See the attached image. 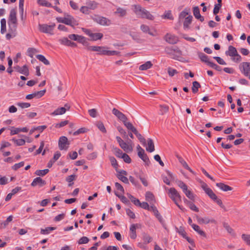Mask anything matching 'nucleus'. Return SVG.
<instances>
[{
  "mask_svg": "<svg viewBox=\"0 0 250 250\" xmlns=\"http://www.w3.org/2000/svg\"><path fill=\"white\" fill-rule=\"evenodd\" d=\"M165 52L174 60H178L182 55V52L177 46H167L165 48Z\"/></svg>",
  "mask_w": 250,
  "mask_h": 250,
  "instance_id": "1",
  "label": "nucleus"
},
{
  "mask_svg": "<svg viewBox=\"0 0 250 250\" xmlns=\"http://www.w3.org/2000/svg\"><path fill=\"white\" fill-rule=\"evenodd\" d=\"M17 12L15 9H12L10 12L9 17L8 20L9 28L14 32L16 31L17 28Z\"/></svg>",
  "mask_w": 250,
  "mask_h": 250,
  "instance_id": "2",
  "label": "nucleus"
},
{
  "mask_svg": "<svg viewBox=\"0 0 250 250\" xmlns=\"http://www.w3.org/2000/svg\"><path fill=\"white\" fill-rule=\"evenodd\" d=\"M116 139L120 146L125 152H130L133 150L132 141L128 140L127 142H125L120 137L116 136Z\"/></svg>",
  "mask_w": 250,
  "mask_h": 250,
  "instance_id": "3",
  "label": "nucleus"
},
{
  "mask_svg": "<svg viewBox=\"0 0 250 250\" xmlns=\"http://www.w3.org/2000/svg\"><path fill=\"white\" fill-rule=\"evenodd\" d=\"M168 193L169 194L170 198L173 200L175 204L178 206V207L181 210H183L184 208L181 207L177 203V200H181V196L177 191V190L174 188H171L169 189Z\"/></svg>",
  "mask_w": 250,
  "mask_h": 250,
  "instance_id": "4",
  "label": "nucleus"
},
{
  "mask_svg": "<svg viewBox=\"0 0 250 250\" xmlns=\"http://www.w3.org/2000/svg\"><path fill=\"white\" fill-rule=\"evenodd\" d=\"M92 19L94 21L103 26H109L111 24V21L104 17L95 15Z\"/></svg>",
  "mask_w": 250,
  "mask_h": 250,
  "instance_id": "5",
  "label": "nucleus"
},
{
  "mask_svg": "<svg viewBox=\"0 0 250 250\" xmlns=\"http://www.w3.org/2000/svg\"><path fill=\"white\" fill-rule=\"evenodd\" d=\"M55 26V24L54 23L52 25L39 24V30L42 33L52 35L53 34V31Z\"/></svg>",
  "mask_w": 250,
  "mask_h": 250,
  "instance_id": "6",
  "label": "nucleus"
},
{
  "mask_svg": "<svg viewBox=\"0 0 250 250\" xmlns=\"http://www.w3.org/2000/svg\"><path fill=\"white\" fill-rule=\"evenodd\" d=\"M239 69L245 76L248 77L250 75V62H243L239 65Z\"/></svg>",
  "mask_w": 250,
  "mask_h": 250,
  "instance_id": "7",
  "label": "nucleus"
},
{
  "mask_svg": "<svg viewBox=\"0 0 250 250\" xmlns=\"http://www.w3.org/2000/svg\"><path fill=\"white\" fill-rule=\"evenodd\" d=\"M68 139L65 136H62L60 138L58 142V146L60 150H66L69 145Z\"/></svg>",
  "mask_w": 250,
  "mask_h": 250,
  "instance_id": "8",
  "label": "nucleus"
},
{
  "mask_svg": "<svg viewBox=\"0 0 250 250\" xmlns=\"http://www.w3.org/2000/svg\"><path fill=\"white\" fill-rule=\"evenodd\" d=\"M106 47L104 46H100V49L97 51L99 55H107V56H114L118 55L120 53L119 52L117 51H110L105 49Z\"/></svg>",
  "mask_w": 250,
  "mask_h": 250,
  "instance_id": "9",
  "label": "nucleus"
},
{
  "mask_svg": "<svg viewBox=\"0 0 250 250\" xmlns=\"http://www.w3.org/2000/svg\"><path fill=\"white\" fill-rule=\"evenodd\" d=\"M112 113L115 116H116L119 120L121 121L123 123V124L125 125V124H127V123H128L127 122V118L126 117V116L124 114H123L122 112H120L119 110H118L116 108H114L112 109Z\"/></svg>",
  "mask_w": 250,
  "mask_h": 250,
  "instance_id": "10",
  "label": "nucleus"
},
{
  "mask_svg": "<svg viewBox=\"0 0 250 250\" xmlns=\"http://www.w3.org/2000/svg\"><path fill=\"white\" fill-rule=\"evenodd\" d=\"M206 194L214 202H215L218 205H219L221 208H223L224 206L223 205L221 199L218 198L216 194L213 192L212 189H207Z\"/></svg>",
  "mask_w": 250,
  "mask_h": 250,
  "instance_id": "11",
  "label": "nucleus"
},
{
  "mask_svg": "<svg viewBox=\"0 0 250 250\" xmlns=\"http://www.w3.org/2000/svg\"><path fill=\"white\" fill-rule=\"evenodd\" d=\"M164 40L168 43L174 44L179 42V38L176 35L167 33L164 38Z\"/></svg>",
  "mask_w": 250,
  "mask_h": 250,
  "instance_id": "12",
  "label": "nucleus"
},
{
  "mask_svg": "<svg viewBox=\"0 0 250 250\" xmlns=\"http://www.w3.org/2000/svg\"><path fill=\"white\" fill-rule=\"evenodd\" d=\"M63 21V23L71 26L78 25V21L72 16L69 15H67V16L64 17V20L63 21Z\"/></svg>",
  "mask_w": 250,
  "mask_h": 250,
  "instance_id": "13",
  "label": "nucleus"
},
{
  "mask_svg": "<svg viewBox=\"0 0 250 250\" xmlns=\"http://www.w3.org/2000/svg\"><path fill=\"white\" fill-rule=\"evenodd\" d=\"M14 68L15 71L21 74H23L26 76L29 75V69L26 65H24L22 67L17 65L14 66Z\"/></svg>",
  "mask_w": 250,
  "mask_h": 250,
  "instance_id": "14",
  "label": "nucleus"
},
{
  "mask_svg": "<svg viewBox=\"0 0 250 250\" xmlns=\"http://www.w3.org/2000/svg\"><path fill=\"white\" fill-rule=\"evenodd\" d=\"M133 11L135 14L138 17L142 18V16H143L144 14V12H145L146 9L144 8H143L140 5H133Z\"/></svg>",
  "mask_w": 250,
  "mask_h": 250,
  "instance_id": "15",
  "label": "nucleus"
},
{
  "mask_svg": "<svg viewBox=\"0 0 250 250\" xmlns=\"http://www.w3.org/2000/svg\"><path fill=\"white\" fill-rule=\"evenodd\" d=\"M197 220L198 222V223L200 224H208V223H216V222L215 220L214 219H209L208 217H204L202 218L197 216Z\"/></svg>",
  "mask_w": 250,
  "mask_h": 250,
  "instance_id": "16",
  "label": "nucleus"
},
{
  "mask_svg": "<svg viewBox=\"0 0 250 250\" xmlns=\"http://www.w3.org/2000/svg\"><path fill=\"white\" fill-rule=\"evenodd\" d=\"M46 184L45 181L42 180L41 177H38L35 178L32 182L31 185L32 187H35L39 186L40 187H42Z\"/></svg>",
  "mask_w": 250,
  "mask_h": 250,
  "instance_id": "17",
  "label": "nucleus"
},
{
  "mask_svg": "<svg viewBox=\"0 0 250 250\" xmlns=\"http://www.w3.org/2000/svg\"><path fill=\"white\" fill-rule=\"evenodd\" d=\"M117 177L125 184H129L128 179L127 178L123 175H126L127 172L124 170H121L118 172Z\"/></svg>",
  "mask_w": 250,
  "mask_h": 250,
  "instance_id": "18",
  "label": "nucleus"
},
{
  "mask_svg": "<svg viewBox=\"0 0 250 250\" xmlns=\"http://www.w3.org/2000/svg\"><path fill=\"white\" fill-rule=\"evenodd\" d=\"M138 156L144 162L146 163V165H148L150 163V161L149 158L145 153L144 149H142L141 151L138 152Z\"/></svg>",
  "mask_w": 250,
  "mask_h": 250,
  "instance_id": "19",
  "label": "nucleus"
},
{
  "mask_svg": "<svg viewBox=\"0 0 250 250\" xmlns=\"http://www.w3.org/2000/svg\"><path fill=\"white\" fill-rule=\"evenodd\" d=\"M236 49L232 45H229L228 48V50L225 52V54L227 56H229L231 57H234L237 53Z\"/></svg>",
  "mask_w": 250,
  "mask_h": 250,
  "instance_id": "20",
  "label": "nucleus"
},
{
  "mask_svg": "<svg viewBox=\"0 0 250 250\" xmlns=\"http://www.w3.org/2000/svg\"><path fill=\"white\" fill-rule=\"evenodd\" d=\"M150 211H152L153 212L154 215L160 222L163 221V218L155 206L153 205L150 206Z\"/></svg>",
  "mask_w": 250,
  "mask_h": 250,
  "instance_id": "21",
  "label": "nucleus"
},
{
  "mask_svg": "<svg viewBox=\"0 0 250 250\" xmlns=\"http://www.w3.org/2000/svg\"><path fill=\"white\" fill-rule=\"evenodd\" d=\"M216 185L220 189L224 191L231 190L232 189V188L231 187L223 183H217L216 184Z\"/></svg>",
  "mask_w": 250,
  "mask_h": 250,
  "instance_id": "22",
  "label": "nucleus"
},
{
  "mask_svg": "<svg viewBox=\"0 0 250 250\" xmlns=\"http://www.w3.org/2000/svg\"><path fill=\"white\" fill-rule=\"evenodd\" d=\"M177 158H178L179 162L181 164V165L185 168L188 170L191 173H193V170L189 167L187 162L183 159L182 157L177 156Z\"/></svg>",
  "mask_w": 250,
  "mask_h": 250,
  "instance_id": "23",
  "label": "nucleus"
},
{
  "mask_svg": "<svg viewBox=\"0 0 250 250\" xmlns=\"http://www.w3.org/2000/svg\"><path fill=\"white\" fill-rule=\"evenodd\" d=\"M147 145V146L146 147V151H147L148 152H153L155 150V147H154V144L153 142V140L151 139H150V138L148 139Z\"/></svg>",
  "mask_w": 250,
  "mask_h": 250,
  "instance_id": "24",
  "label": "nucleus"
},
{
  "mask_svg": "<svg viewBox=\"0 0 250 250\" xmlns=\"http://www.w3.org/2000/svg\"><path fill=\"white\" fill-rule=\"evenodd\" d=\"M89 10H95L98 7V3L95 1L88 0L85 3Z\"/></svg>",
  "mask_w": 250,
  "mask_h": 250,
  "instance_id": "25",
  "label": "nucleus"
},
{
  "mask_svg": "<svg viewBox=\"0 0 250 250\" xmlns=\"http://www.w3.org/2000/svg\"><path fill=\"white\" fill-rule=\"evenodd\" d=\"M137 225V224H132L130 227V237L131 239H135L137 237L136 231Z\"/></svg>",
  "mask_w": 250,
  "mask_h": 250,
  "instance_id": "26",
  "label": "nucleus"
},
{
  "mask_svg": "<svg viewBox=\"0 0 250 250\" xmlns=\"http://www.w3.org/2000/svg\"><path fill=\"white\" fill-rule=\"evenodd\" d=\"M141 30L145 33H148L149 35L154 36L155 34L150 31L149 27L146 24H142L140 26Z\"/></svg>",
  "mask_w": 250,
  "mask_h": 250,
  "instance_id": "27",
  "label": "nucleus"
},
{
  "mask_svg": "<svg viewBox=\"0 0 250 250\" xmlns=\"http://www.w3.org/2000/svg\"><path fill=\"white\" fill-rule=\"evenodd\" d=\"M152 63L150 61H147L145 63L139 66V69L141 70H146L150 68L152 66Z\"/></svg>",
  "mask_w": 250,
  "mask_h": 250,
  "instance_id": "28",
  "label": "nucleus"
},
{
  "mask_svg": "<svg viewBox=\"0 0 250 250\" xmlns=\"http://www.w3.org/2000/svg\"><path fill=\"white\" fill-rule=\"evenodd\" d=\"M56 229V228L52 227H46L45 229H41V234L43 235H46L49 234L51 231Z\"/></svg>",
  "mask_w": 250,
  "mask_h": 250,
  "instance_id": "29",
  "label": "nucleus"
},
{
  "mask_svg": "<svg viewBox=\"0 0 250 250\" xmlns=\"http://www.w3.org/2000/svg\"><path fill=\"white\" fill-rule=\"evenodd\" d=\"M125 126L128 130H130L132 133H133L135 135H136L139 133L136 128L130 122H128L127 123V124H125Z\"/></svg>",
  "mask_w": 250,
  "mask_h": 250,
  "instance_id": "30",
  "label": "nucleus"
},
{
  "mask_svg": "<svg viewBox=\"0 0 250 250\" xmlns=\"http://www.w3.org/2000/svg\"><path fill=\"white\" fill-rule=\"evenodd\" d=\"M192 16H189L185 19L183 23V26L184 29H186L189 28V25L192 21Z\"/></svg>",
  "mask_w": 250,
  "mask_h": 250,
  "instance_id": "31",
  "label": "nucleus"
},
{
  "mask_svg": "<svg viewBox=\"0 0 250 250\" xmlns=\"http://www.w3.org/2000/svg\"><path fill=\"white\" fill-rule=\"evenodd\" d=\"M103 37V34L101 33H92L90 36V38L91 39V40L92 41H97L98 40L101 39Z\"/></svg>",
  "mask_w": 250,
  "mask_h": 250,
  "instance_id": "32",
  "label": "nucleus"
},
{
  "mask_svg": "<svg viewBox=\"0 0 250 250\" xmlns=\"http://www.w3.org/2000/svg\"><path fill=\"white\" fill-rule=\"evenodd\" d=\"M37 3L42 6H45L47 7H53L52 4L49 2H48L46 0H38Z\"/></svg>",
  "mask_w": 250,
  "mask_h": 250,
  "instance_id": "33",
  "label": "nucleus"
},
{
  "mask_svg": "<svg viewBox=\"0 0 250 250\" xmlns=\"http://www.w3.org/2000/svg\"><path fill=\"white\" fill-rule=\"evenodd\" d=\"M65 113V109L63 107H59L56 109L54 111V112L52 113V115H62Z\"/></svg>",
  "mask_w": 250,
  "mask_h": 250,
  "instance_id": "34",
  "label": "nucleus"
},
{
  "mask_svg": "<svg viewBox=\"0 0 250 250\" xmlns=\"http://www.w3.org/2000/svg\"><path fill=\"white\" fill-rule=\"evenodd\" d=\"M142 18L146 19L147 20L152 21L154 20V17L152 15L150 14L148 11L146 10L144 12V14L143 16H142Z\"/></svg>",
  "mask_w": 250,
  "mask_h": 250,
  "instance_id": "35",
  "label": "nucleus"
},
{
  "mask_svg": "<svg viewBox=\"0 0 250 250\" xmlns=\"http://www.w3.org/2000/svg\"><path fill=\"white\" fill-rule=\"evenodd\" d=\"M115 14H119L120 17H124L126 15V10L124 8L118 7L115 12Z\"/></svg>",
  "mask_w": 250,
  "mask_h": 250,
  "instance_id": "36",
  "label": "nucleus"
},
{
  "mask_svg": "<svg viewBox=\"0 0 250 250\" xmlns=\"http://www.w3.org/2000/svg\"><path fill=\"white\" fill-rule=\"evenodd\" d=\"M201 87L200 83L197 81L192 83V91L193 93H196L198 91V89Z\"/></svg>",
  "mask_w": 250,
  "mask_h": 250,
  "instance_id": "37",
  "label": "nucleus"
},
{
  "mask_svg": "<svg viewBox=\"0 0 250 250\" xmlns=\"http://www.w3.org/2000/svg\"><path fill=\"white\" fill-rule=\"evenodd\" d=\"M1 29L0 32L1 34H4L6 31V21L5 19L3 18L0 20Z\"/></svg>",
  "mask_w": 250,
  "mask_h": 250,
  "instance_id": "38",
  "label": "nucleus"
},
{
  "mask_svg": "<svg viewBox=\"0 0 250 250\" xmlns=\"http://www.w3.org/2000/svg\"><path fill=\"white\" fill-rule=\"evenodd\" d=\"M37 59H38L40 61L42 62L45 65H49L50 62L48 60H47L45 57L42 55H37L36 56Z\"/></svg>",
  "mask_w": 250,
  "mask_h": 250,
  "instance_id": "39",
  "label": "nucleus"
},
{
  "mask_svg": "<svg viewBox=\"0 0 250 250\" xmlns=\"http://www.w3.org/2000/svg\"><path fill=\"white\" fill-rule=\"evenodd\" d=\"M169 110V107L166 104L160 105V114L164 115L167 113Z\"/></svg>",
  "mask_w": 250,
  "mask_h": 250,
  "instance_id": "40",
  "label": "nucleus"
},
{
  "mask_svg": "<svg viewBox=\"0 0 250 250\" xmlns=\"http://www.w3.org/2000/svg\"><path fill=\"white\" fill-rule=\"evenodd\" d=\"M143 240L145 244L149 243L152 240V237L147 233L143 234Z\"/></svg>",
  "mask_w": 250,
  "mask_h": 250,
  "instance_id": "41",
  "label": "nucleus"
},
{
  "mask_svg": "<svg viewBox=\"0 0 250 250\" xmlns=\"http://www.w3.org/2000/svg\"><path fill=\"white\" fill-rule=\"evenodd\" d=\"M176 183L177 186L183 190V192L184 191H186L188 188V187L183 181L181 180H177L176 181Z\"/></svg>",
  "mask_w": 250,
  "mask_h": 250,
  "instance_id": "42",
  "label": "nucleus"
},
{
  "mask_svg": "<svg viewBox=\"0 0 250 250\" xmlns=\"http://www.w3.org/2000/svg\"><path fill=\"white\" fill-rule=\"evenodd\" d=\"M198 56L201 61L205 62L206 63H208L209 62L208 57L207 55L205 54L202 52H200L198 53Z\"/></svg>",
  "mask_w": 250,
  "mask_h": 250,
  "instance_id": "43",
  "label": "nucleus"
},
{
  "mask_svg": "<svg viewBox=\"0 0 250 250\" xmlns=\"http://www.w3.org/2000/svg\"><path fill=\"white\" fill-rule=\"evenodd\" d=\"M70 40L66 37H63L59 40V42L63 45L68 46Z\"/></svg>",
  "mask_w": 250,
  "mask_h": 250,
  "instance_id": "44",
  "label": "nucleus"
},
{
  "mask_svg": "<svg viewBox=\"0 0 250 250\" xmlns=\"http://www.w3.org/2000/svg\"><path fill=\"white\" fill-rule=\"evenodd\" d=\"M114 154L116 157L121 158L122 155L124 154L122 151L118 147L113 148Z\"/></svg>",
  "mask_w": 250,
  "mask_h": 250,
  "instance_id": "45",
  "label": "nucleus"
},
{
  "mask_svg": "<svg viewBox=\"0 0 250 250\" xmlns=\"http://www.w3.org/2000/svg\"><path fill=\"white\" fill-rule=\"evenodd\" d=\"M49 172L48 169H44L43 170H37L35 171V174L38 176H43Z\"/></svg>",
  "mask_w": 250,
  "mask_h": 250,
  "instance_id": "46",
  "label": "nucleus"
},
{
  "mask_svg": "<svg viewBox=\"0 0 250 250\" xmlns=\"http://www.w3.org/2000/svg\"><path fill=\"white\" fill-rule=\"evenodd\" d=\"M82 36L77 34H70L68 35V38L71 40L77 41L79 42Z\"/></svg>",
  "mask_w": 250,
  "mask_h": 250,
  "instance_id": "47",
  "label": "nucleus"
},
{
  "mask_svg": "<svg viewBox=\"0 0 250 250\" xmlns=\"http://www.w3.org/2000/svg\"><path fill=\"white\" fill-rule=\"evenodd\" d=\"M12 141L14 142L15 144L18 146H23L25 143V141L24 139H16L15 138H13Z\"/></svg>",
  "mask_w": 250,
  "mask_h": 250,
  "instance_id": "48",
  "label": "nucleus"
},
{
  "mask_svg": "<svg viewBox=\"0 0 250 250\" xmlns=\"http://www.w3.org/2000/svg\"><path fill=\"white\" fill-rule=\"evenodd\" d=\"M89 239L86 236H83L79 239L78 243L79 245L87 244L89 242Z\"/></svg>",
  "mask_w": 250,
  "mask_h": 250,
  "instance_id": "49",
  "label": "nucleus"
},
{
  "mask_svg": "<svg viewBox=\"0 0 250 250\" xmlns=\"http://www.w3.org/2000/svg\"><path fill=\"white\" fill-rule=\"evenodd\" d=\"M154 199L153 194L150 191H147L146 193V200L148 202H151Z\"/></svg>",
  "mask_w": 250,
  "mask_h": 250,
  "instance_id": "50",
  "label": "nucleus"
},
{
  "mask_svg": "<svg viewBox=\"0 0 250 250\" xmlns=\"http://www.w3.org/2000/svg\"><path fill=\"white\" fill-rule=\"evenodd\" d=\"M128 197L131 200V201L136 206H138L139 204H140V201L139 199H136L134 196L131 195L130 194H128Z\"/></svg>",
  "mask_w": 250,
  "mask_h": 250,
  "instance_id": "51",
  "label": "nucleus"
},
{
  "mask_svg": "<svg viewBox=\"0 0 250 250\" xmlns=\"http://www.w3.org/2000/svg\"><path fill=\"white\" fill-rule=\"evenodd\" d=\"M177 232L181 235L183 238H185L187 236V233L185 231L184 229L182 227H179V228H176Z\"/></svg>",
  "mask_w": 250,
  "mask_h": 250,
  "instance_id": "52",
  "label": "nucleus"
},
{
  "mask_svg": "<svg viewBox=\"0 0 250 250\" xmlns=\"http://www.w3.org/2000/svg\"><path fill=\"white\" fill-rule=\"evenodd\" d=\"M242 238L245 242L249 246H250V235L243 234L242 235Z\"/></svg>",
  "mask_w": 250,
  "mask_h": 250,
  "instance_id": "53",
  "label": "nucleus"
},
{
  "mask_svg": "<svg viewBox=\"0 0 250 250\" xmlns=\"http://www.w3.org/2000/svg\"><path fill=\"white\" fill-rule=\"evenodd\" d=\"M184 193L189 199L192 200H194V195L193 193L191 191L188 190V188L187 189L186 191H184Z\"/></svg>",
  "mask_w": 250,
  "mask_h": 250,
  "instance_id": "54",
  "label": "nucleus"
},
{
  "mask_svg": "<svg viewBox=\"0 0 250 250\" xmlns=\"http://www.w3.org/2000/svg\"><path fill=\"white\" fill-rule=\"evenodd\" d=\"M97 126L99 128V129L102 131L103 133H106V130L104 127V125L102 122H99L97 124Z\"/></svg>",
  "mask_w": 250,
  "mask_h": 250,
  "instance_id": "55",
  "label": "nucleus"
},
{
  "mask_svg": "<svg viewBox=\"0 0 250 250\" xmlns=\"http://www.w3.org/2000/svg\"><path fill=\"white\" fill-rule=\"evenodd\" d=\"M136 136L144 146H146V139L140 133H138Z\"/></svg>",
  "mask_w": 250,
  "mask_h": 250,
  "instance_id": "56",
  "label": "nucleus"
},
{
  "mask_svg": "<svg viewBox=\"0 0 250 250\" xmlns=\"http://www.w3.org/2000/svg\"><path fill=\"white\" fill-rule=\"evenodd\" d=\"M167 73L169 76L173 77L174 75L178 73V71L171 67L167 68Z\"/></svg>",
  "mask_w": 250,
  "mask_h": 250,
  "instance_id": "57",
  "label": "nucleus"
},
{
  "mask_svg": "<svg viewBox=\"0 0 250 250\" xmlns=\"http://www.w3.org/2000/svg\"><path fill=\"white\" fill-rule=\"evenodd\" d=\"M79 43H81L83 45L86 46L87 48L89 47V42H88L87 39L83 36H82Z\"/></svg>",
  "mask_w": 250,
  "mask_h": 250,
  "instance_id": "58",
  "label": "nucleus"
},
{
  "mask_svg": "<svg viewBox=\"0 0 250 250\" xmlns=\"http://www.w3.org/2000/svg\"><path fill=\"white\" fill-rule=\"evenodd\" d=\"M138 206L144 209H147L148 210H150V207L149 206V205L146 202H140V204H139Z\"/></svg>",
  "mask_w": 250,
  "mask_h": 250,
  "instance_id": "59",
  "label": "nucleus"
},
{
  "mask_svg": "<svg viewBox=\"0 0 250 250\" xmlns=\"http://www.w3.org/2000/svg\"><path fill=\"white\" fill-rule=\"evenodd\" d=\"M121 158H123L124 162L127 164H130L131 162V159L130 157L126 153H124Z\"/></svg>",
  "mask_w": 250,
  "mask_h": 250,
  "instance_id": "60",
  "label": "nucleus"
},
{
  "mask_svg": "<svg viewBox=\"0 0 250 250\" xmlns=\"http://www.w3.org/2000/svg\"><path fill=\"white\" fill-rule=\"evenodd\" d=\"M17 105L18 106L22 108H28L30 106V104L29 103H17Z\"/></svg>",
  "mask_w": 250,
  "mask_h": 250,
  "instance_id": "61",
  "label": "nucleus"
},
{
  "mask_svg": "<svg viewBox=\"0 0 250 250\" xmlns=\"http://www.w3.org/2000/svg\"><path fill=\"white\" fill-rule=\"evenodd\" d=\"M231 60L235 62H239L241 61V56L237 53L234 57H231Z\"/></svg>",
  "mask_w": 250,
  "mask_h": 250,
  "instance_id": "62",
  "label": "nucleus"
},
{
  "mask_svg": "<svg viewBox=\"0 0 250 250\" xmlns=\"http://www.w3.org/2000/svg\"><path fill=\"white\" fill-rule=\"evenodd\" d=\"M97 157V153L96 152H93L88 154L86 158L88 160H92L95 159Z\"/></svg>",
  "mask_w": 250,
  "mask_h": 250,
  "instance_id": "63",
  "label": "nucleus"
},
{
  "mask_svg": "<svg viewBox=\"0 0 250 250\" xmlns=\"http://www.w3.org/2000/svg\"><path fill=\"white\" fill-rule=\"evenodd\" d=\"M129 180L130 181V182L134 185L136 187H139L140 186V185L139 184V182L136 181L135 178L131 176H130L129 177Z\"/></svg>",
  "mask_w": 250,
  "mask_h": 250,
  "instance_id": "64",
  "label": "nucleus"
}]
</instances>
